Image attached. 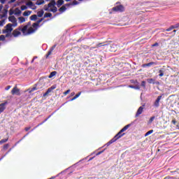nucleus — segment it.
<instances>
[{
    "mask_svg": "<svg viewBox=\"0 0 179 179\" xmlns=\"http://www.w3.org/2000/svg\"><path fill=\"white\" fill-rule=\"evenodd\" d=\"M151 47H159V43L156 42L155 43L152 44Z\"/></svg>",
    "mask_w": 179,
    "mask_h": 179,
    "instance_id": "a18cd8bd",
    "label": "nucleus"
},
{
    "mask_svg": "<svg viewBox=\"0 0 179 179\" xmlns=\"http://www.w3.org/2000/svg\"><path fill=\"white\" fill-rule=\"evenodd\" d=\"M143 113V106H140L136 113V117H139Z\"/></svg>",
    "mask_w": 179,
    "mask_h": 179,
    "instance_id": "4468645a",
    "label": "nucleus"
},
{
    "mask_svg": "<svg viewBox=\"0 0 179 179\" xmlns=\"http://www.w3.org/2000/svg\"><path fill=\"white\" fill-rule=\"evenodd\" d=\"M129 127H131V124H129L124 126L110 141H108L106 143V145L110 146V145H111L112 143H114V142H116V141H118L120 138H122V136L125 135V133H123V132H125V131H127V129H128Z\"/></svg>",
    "mask_w": 179,
    "mask_h": 179,
    "instance_id": "f03ea898",
    "label": "nucleus"
},
{
    "mask_svg": "<svg viewBox=\"0 0 179 179\" xmlns=\"http://www.w3.org/2000/svg\"><path fill=\"white\" fill-rule=\"evenodd\" d=\"M103 152H104V150L100 151L99 152L96 153V156H99L100 155H101V153H103Z\"/></svg>",
    "mask_w": 179,
    "mask_h": 179,
    "instance_id": "3c124183",
    "label": "nucleus"
},
{
    "mask_svg": "<svg viewBox=\"0 0 179 179\" xmlns=\"http://www.w3.org/2000/svg\"><path fill=\"white\" fill-rule=\"evenodd\" d=\"M71 5L75 6V5H79V2L76 0H74L72 3Z\"/></svg>",
    "mask_w": 179,
    "mask_h": 179,
    "instance_id": "e433bc0d",
    "label": "nucleus"
},
{
    "mask_svg": "<svg viewBox=\"0 0 179 179\" xmlns=\"http://www.w3.org/2000/svg\"><path fill=\"white\" fill-rule=\"evenodd\" d=\"M69 93H71V90H66V92H64L63 93V94H64V96H66L67 94H69Z\"/></svg>",
    "mask_w": 179,
    "mask_h": 179,
    "instance_id": "58836bf2",
    "label": "nucleus"
},
{
    "mask_svg": "<svg viewBox=\"0 0 179 179\" xmlns=\"http://www.w3.org/2000/svg\"><path fill=\"white\" fill-rule=\"evenodd\" d=\"M51 115H49L48 118L45 119L43 122H42L41 124H38L36 127H40V125H43L44 122H46L48 120V118H50Z\"/></svg>",
    "mask_w": 179,
    "mask_h": 179,
    "instance_id": "2f4dec72",
    "label": "nucleus"
},
{
    "mask_svg": "<svg viewBox=\"0 0 179 179\" xmlns=\"http://www.w3.org/2000/svg\"><path fill=\"white\" fill-rule=\"evenodd\" d=\"M110 47V51H111V52H115L117 51V46L115 45H112Z\"/></svg>",
    "mask_w": 179,
    "mask_h": 179,
    "instance_id": "6ab92c4d",
    "label": "nucleus"
},
{
    "mask_svg": "<svg viewBox=\"0 0 179 179\" xmlns=\"http://www.w3.org/2000/svg\"><path fill=\"white\" fill-rule=\"evenodd\" d=\"M31 128V127H25L24 131H26L27 132V131L30 130Z\"/></svg>",
    "mask_w": 179,
    "mask_h": 179,
    "instance_id": "8fccbe9b",
    "label": "nucleus"
},
{
    "mask_svg": "<svg viewBox=\"0 0 179 179\" xmlns=\"http://www.w3.org/2000/svg\"><path fill=\"white\" fill-rule=\"evenodd\" d=\"M147 82L148 83H150V84H153V85H155V79H153V78H148V79H147Z\"/></svg>",
    "mask_w": 179,
    "mask_h": 179,
    "instance_id": "c756f323",
    "label": "nucleus"
},
{
    "mask_svg": "<svg viewBox=\"0 0 179 179\" xmlns=\"http://www.w3.org/2000/svg\"><path fill=\"white\" fill-rule=\"evenodd\" d=\"M38 85V84H35L32 88H29L27 90V92H29V93L31 94V93H33V92H35V90H38V87H37Z\"/></svg>",
    "mask_w": 179,
    "mask_h": 179,
    "instance_id": "9b49d317",
    "label": "nucleus"
},
{
    "mask_svg": "<svg viewBox=\"0 0 179 179\" xmlns=\"http://www.w3.org/2000/svg\"><path fill=\"white\" fill-rule=\"evenodd\" d=\"M13 25L12 24L8 23L5 27L4 29L2 30L3 34H6V37L9 38L12 37V31H13Z\"/></svg>",
    "mask_w": 179,
    "mask_h": 179,
    "instance_id": "7ed1b4c3",
    "label": "nucleus"
},
{
    "mask_svg": "<svg viewBox=\"0 0 179 179\" xmlns=\"http://www.w3.org/2000/svg\"><path fill=\"white\" fill-rule=\"evenodd\" d=\"M80 94H82V92H78L77 94H76V96H74V99H78V97H79Z\"/></svg>",
    "mask_w": 179,
    "mask_h": 179,
    "instance_id": "c03bdc74",
    "label": "nucleus"
},
{
    "mask_svg": "<svg viewBox=\"0 0 179 179\" xmlns=\"http://www.w3.org/2000/svg\"><path fill=\"white\" fill-rule=\"evenodd\" d=\"M152 65H157V62H151L150 63L148 64H142V68H146V66H152Z\"/></svg>",
    "mask_w": 179,
    "mask_h": 179,
    "instance_id": "2eb2a0df",
    "label": "nucleus"
},
{
    "mask_svg": "<svg viewBox=\"0 0 179 179\" xmlns=\"http://www.w3.org/2000/svg\"><path fill=\"white\" fill-rule=\"evenodd\" d=\"M41 22H42V20L39 19L36 23L38 26H40V23H41Z\"/></svg>",
    "mask_w": 179,
    "mask_h": 179,
    "instance_id": "09e8293b",
    "label": "nucleus"
},
{
    "mask_svg": "<svg viewBox=\"0 0 179 179\" xmlns=\"http://www.w3.org/2000/svg\"><path fill=\"white\" fill-rule=\"evenodd\" d=\"M106 45H108V42L100 43L96 45V48H99V47H104Z\"/></svg>",
    "mask_w": 179,
    "mask_h": 179,
    "instance_id": "a211bd4d",
    "label": "nucleus"
},
{
    "mask_svg": "<svg viewBox=\"0 0 179 179\" xmlns=\"http://www.w3.org/2000/svg\"><path fill=\"white\" fill-rule=\"evenodd\" d=\"M52 17V14L51 13H45L44 14V18Z\"/></svg>",
    "mask_w": 179,
    "mask_h": 179,
    "instance_id": "bb28decb",
    "label": "nucleus"
},
{
    "mask_svg": "<svg viewBox=\"0 0 179 179\" xmlns=\"http://www.w3.org/2000/svg\"><path fill=\"white\" fill-rule=\"evenodd\" d=\"M72 6V3H69L66 4V6Z\"/></svg>",
    "mask_w": 179,
    "mask_h": 179,
    "instance_id": "4d7b16f0",
    "label": "nucleus"
},
{
    "mask_svg": "<svg viewBox=\"0 0 179 179\" xmlns=\"http://www.w3.org/2000/svg\"><path fill=\"white\" fill-rule=\"evenodd\" d=\"M9 148V145L8 144H5L3 147L4 150H6L8 148Z\"/></svg>",
    "mask_w": 179,
    "mask_h": 179,
    "instance_id": "a19ab883",
    "label": "nucleus"
},
{
    "mask_svg": "<svg viewBox=\"0 0 179 179\" xmlns=\"http://www.w3.org/2000/svg\"><path fill=\"white\" fill-rule=\"evenodd\" d=\"M31 24V22H29L28 24H27V26H30Z\"/></svg>",
    "mask_w": 179,
    "mask_h": 179,
    "instance_id": "0e129e2a",
    "label": "nucleus"
},
{
    "mask_svg": "<svg viewBox=\"0 0 179 179\" xmlns=\"http://www.w3.org/2000/svg\"><path fill=\"white\" fill-rule=\"evenodd\" d=\"M31 15V11L27 10L23 13V16H30Z\"/></svg>",
    "mask_w": 179,
    "mask_h": 179,
    "instance_id": "5701e85b",
    "label": "nucleus"
},
{
    "mask_svg": "<svg viewBox=\"0 0 179 179\" xmlns=\"http://www.w3.org/2000/svg\"><path fill=\"white\" fill-rule=\"evenodd\" d=\"M32 9H33V10L37 9V6H34V5L32 6Z\"/></svg>",
    "mask_w": 179,
    "mask_h": 179,
    "instance_id": "864d4df0",
    "label": "nucleus"
},
{
    "mask_svg": "<svg viewBox=\"0 0 179 179\" xmlns=\"http://www.w3.org/2000/svg\"><path fill=\"white\" fill-rule=\"evenodd\" d=\"M27 6H31V7L34 6V4L31 1H29V2L27 3Z\"/></svg>",
    "mask_w": 179,
    "mask_h": 179,
    "instance_id": "c9c22d12",
    "label": "nucleus"
},
{
    "mask_svg": "<svg viewBox=\"0 0 179 179\" xmlns=\"http://www.w3.org/2000/svg\"><path fill=\"white\" fill-rule=\"evenodd\" d=\"M9 15H10V16H12V15H13V11L10 10Z\"/></svg>",
    "mask_w": 179,
    "mask_h": 179,
    "instance_id": "052dcab7",
    "label": "nucleus"
},
{
    "mask_svg": "<svg viewBox=\"0 0 179 179\" xmlns=\"http://www.w3.org/2000/svg\"><path fill=\"white\" fill-rule=\"evenodd\" d=\"M55 89H57V85H52V87H49L45 93L43 94V97H45V96H48V94H50V93H51V92H52V90H54Z\"/></svg>",
    "mask_w": 179,
    "mask_h": 179,
    "instance_id": "0eeeda50",
    "label": "nucleus"
},
{
    "mask_svg": "<svg viewBox=\"0 0 179 179\" xmlns=\"http://www.w3.org/2000/svg\"><path fill=\"white\" fill-rule=\"evenodd\" d=\"M6 104H8V101H5L4 103L0 104V114H2V113L5 111V108H6L5 106H6Z\"/></svg>",
    "mask_w": 179,
    "mask_h": 179,
    "instance_id": "1a4fd4ad",
    "label": "nucleus"
},
{
    "mask_svg": "<svg viewBox=\"0 0 179 179\" xmlns=\"http://www.w3.org/2000/svg\"><path fill=\"white\" fill-rule=\"evenodd\" d=\"M18 20L20 23H24L26 22V19L24 17H19Z\"/></svg>",
    "mask_w": 179,
    "mask_h": 179,
    "instance_id": "4be33fe9",
    "label": "nucleus"
},
{
    "mask_svg": "<svg viewBox=\"0 0 179 179\" xmlns=\"http://www.w3.org/2000/svg\"><path fill=\"white\" fill-rule=\"evenodd\" d=\"M64 10H66V7L65 6H62L59 8V12H61L62 13H64Z\"/></svg>",
    "mask_w": 179,
    "mask_h": 179,
    "instance_id": "cd10ccee",
    "label": "nucleus"
},
{
    "mask_svg": "<svg viewBox=\"0 0 179 179\" xmlns=\"http://www.w3.org/2000/svg\"><path fill=\"white\" fill-rule=\"evenodd\" d=\"M8 20L13 23L12 26H13V27H16L17 26V20H16V17L14 15L8 17Z\"/></svg>",
    "mask_w": 179,
    "mask_h": 179,
    "instance_id": "423d86ee",
    "label": "nucleus"
},
{
    "mask_svg": "<svg viewBox=\"0 0 179 179\" xmlns=\"http://www.w3.org/2000/svg\"><path fill=\"white\" fill-rule=\"evenodd\" d=\"M171 123L173 124V125H176V124H177V120H176V119H173Z\"/></svg>",
    "mask_w": 179,
    "mask_h": 179,
    "instance_id": "49530a36",
    "label": "nucleus"
},
{
    "mask_svg": "<svg viewBox=\"0 0 179 179\" xmlns=\"http://www.w3.org/2000/svg\"><path fill=\"white\" fill-rule=\"evenodd\" d=\"M13 2H16V0H10V3H13Z\"/></svg>",
    "mask_w": 179,
    "mask_h": 179,
    "instance_id": "680f3d73",
    "label": "nucleus"
},
{
    "mask_svg": "<svg viewBox=\"0 0 179 179\" xmlns=\"http://www.w3.org/2000/svg\"><path fill=\"white\" fill-rule=\"evenodd\" d=\"M11 94L13 95L16 94L17 96H20V90H19V88H17V87L15 86L11 90Z\"/></svg>",
    "mask_w": 179,
    "mask_h": 179,
    "instance_id": "6e6552de",
    "label": "nucleus"
},
{
    "mask_svg": "<svg viewBox=\"0 0 179 179\" xmlns=\"http://www.w3.org/2000/svg\"><path fill=\"white\" fill-rule=\"evenodd\" d=\"M160 100H162V96H159L154 103L155 107H159L160 106Z\"/></svg>",
    "mask_w": 179,
    "mask_h": 179,
    "instance_id": "f8f14e48",
    "label": "nucleus"
},
{
    "mask_svg": "<svg viewBox=\"0 0 179 179\" xmlns=\"http://www.w3.org/2000/svg\"><path fill=\"white\" fill-rule=\"evenodd\" d=\"M55 47H57V45H53L50 50L48 52L47 55H46V58H48L49 55H51V54H52V52L54 51V50H55Z\"/></svg>",
    "mask_w": 179,
    "mask_h": 179,
    "instance_id": "dca6fc26",
    "label": "nucleus"
},
{
    "mask_svg": "<svg viewBox=\"0 0 179 179\" xmlns=\"http://www.w3.org/2000/svg\"><path fill=\"white\" fill-rule=\"evenodd\" d=\"M29 28V25H25L24 27L21 26V29L20 31H22V33L24 34V36H26V34H27V29Z\"/></svg>",
    "mask_w": 179,
    "mask_h": 179,
    "instance_id": "9d476101",
    "label": "nucleus"
},
{
    "mask_svg": "<svg viewBox=\"0 0 179 179\" xmlns=\"http://www.w3.org/2000/svg\"><path fill=\"white\" fill-rule=\"evenodd\" d=\"M129 87H130L131 89H135V86L134 85H129Z\"/></svg>",
    "mask_w": 179,
    "mask_h": 179,
    "instance_id": "bf43d9fd",
    "label": "nucleus"
},
{
    "mask_svg": "<svg viewBox=\"0 0 179 179\" xmlns=\"http://www.w3.org/2000/svg\"><path fill=\"white\" fill-rule=\"evenodd\" d=\"M112 10L113 12H124V10H125V8H124V6L119 5V6H116L113 7L112 8Z\"/></svg>",
    "mask_w": 179,
    "mask_h": 179,
    "instance_id": "39448f33",
    "label": "nucleus"
},
{
    "mask_svg": "<svg viewBox=\"0 0 179 179\" xmlns=\"http://www.w3.org/2000/svg\"><path fill=\"white\" fill-rule=\"evenodd\" d=\"M150 134H153V130L148 131L145 134V136H148V135H150Z\"/></svg>",
    "mask_w": 179,
    "mask_h": 179,
    "instance_id": "f704fd0d",
    "label": "nucleus"
},
{
    "mask_svg": "<svg viewBox=\"0 0 179 179\" xmlns=\"http://www.w3.org/2000/svg\"><path fill=\"white\" fill-rule=\"evenodd\" d=\"M1 3L3 4L6 2V0H0Z\"/></svg>",
    "mask_w": 179,
    "mask_h": 179,
    "instance_id": "603ef678",
    "label": "nucleus"
},
{
    "mask_svg": "<svg viewBox=\"0 0 179 179\" xmlns=\"http://www.w3.org/2000/svg\"><path fill=\"white\" fill-rule=\"evenodd\" d=\"M134 89H135L136 90H139V89H141V87H140L139 85H135V86H134Z\"/></svg>",
    "mask_w": 179,
    "mask_h": 179,
    "instance_id": "de8ad7c7",
    "label": "nucleus"
},
{
    "mask_svg": "<svg viewBox=\"0 0 179 179\" xmlns=\"http://www.w3.org/2000/svg\"><path fill=\"white\" fill-rule=\"evenodd\" d=\"M155 118H156V117L155 116L151 117L148 121V124H152V122H153V121L155 120Z\"/></svg>",
    "mask_w": 179,
    "mask_h": 179,
    "instance_id": "473e14b6",
    "label": "nucleus"
},
{
    "mask_svg": "<svg viewBox=\"0 0 179 179\" xmlns=\"http://www.w3.org/2000/svg\"><path fill=\"white\" fill-rule=\"evenodd\" d=\"M45 1H44V0H38L36 2V5L40 6V5H43V3H45Z\"/></svg>",
    "mask_w": 179,
    "mask_h": 179,
    "instance_id": "a878e982",
    "label": "nucleus"
},
{
    "mask_svg": "<svg viewBox=\"0 0 179 179\" xmlns=\"http://www.w3.org/2000/svg\"><path fill=\"white\" fill-rule=\"evenodd\" d=\"M166 66H164L163 68H162L159 71V78H162L163 76H164V72L166 71Z\"/></svg>",
    "mask_w": 179,
    "mask_h": 179,
    "instance_id": "ddd939ff",
    "label": "nucleus"
},
{
    "mask_svg": "<svg viewBox=\"0 0 179 179\" xmlns=\"http://www.w3.org/2000/svg\"><path fill=\"white\" fill-rule=\"evenodd\" d=\"M22 13V10L19 9V8H16L15 9V15H20Z\"/></svg>",
    "mask_w": 179,
    "mask_h": 179,
    "instance_id": "b1692460",
    "label": "nucleus"
},
{
    "mask_svg": "<svg viewBox=\"0 0 179 179\" xmlns=\"http://www.w3.org/2000/svg\"><path fill=\"white\" fill-rule=\"evenodd\" d=\"M9 89H10V85H8V86L6 87V90H9Z\"/></svg>",
    "mask_w": 179,
    "mask_h": 179,
    "instance_id": "5fc2aeb1",
    "label": "nucleus"
},
{
    "mask_svg": "<svg viewBox=\"0 0 179 179\" xmlns=\"http://www.w3.org/2000/svg\"><path fill=\"white\" fill-rule=\"evenodd\" d=\"M10 150H12V148H10V149L8 150V152H6V155H8V153H9V152H10Z\"/></svg>",
    "mask_w": 179,
    "mask_h": 179,
    "instance_id": "338daca9",
    "label": "nucleus"
},
{
    "mask_svg": "<svg viewBox=\"0 0 179 179\" xmlns=\"http://www.w3.org/2000/svg\"><path fill=\"white\" fill-rule=\"evenodd\" d=\"M57 75V71H52L50 74L49 75L48 78L51 79V78H54Z\"/></svg>",
    "mask_w": 179,
    "mask_h": 179,
    "instance_id": "393cba45",
    "label": "nucleus"
},
{
    "mask_svg": "<svg viewBox=\"0 0 179 179\" xmlns=\"http://www.w3.org/2000/svg\"><path fill=\"white\" fill-rule=\"evenodd\" d=\"M71 96H75V92H71Z\"/></svg>",
    "mask_w": 179,
    "mask_h": 179,
    "instance_id": "69168bd1",
    "label": "nucleus"
},
{
    "mask_svg": "<svg viewBox=\"0 0 179 179\" xmlns=\"http://www.w3.org/2000/svg\"><path fill=\"white\" fill-rule=\"evenodd\" d=\"M40 25H38V24H36V22H34L33 24H32V27H34V29H38Z\"/></svg>",
    "mask_w": 179,
    "mask_h": 179,
    "instance_id": "72a5a7b5",
    "label": "nucleus"
},
{
    "mask_svg": "<svg viewBox=\"0 0 179 179\" xmlns=\"http://www.w3.org/2000/svg\"><path fill=\"white\" fill-rule=\"evenodd\" d=\"M20 30H22V27H19L18 28L15 29L14 31H13L11 36H13V37H19L22 34V32H20Z\"/></svg>",
    "mask_w": 179,
    "mask_h": 179,
    "instance_id": "20e7f679",
    "label": "nucleus"
},
{
    "mask_svg": "<svg viewBox=\"0 0 179 179\" xmlns=\"http://www.w3.org/2000/svg\"><path fill=\"white\" fill-rule=\"evenodd\" d=\"M6 38H8V37H6V35H1L0 36V41H5Z\"/></svg>",
    "mask_w": 179,
    "mask_h": 179,
    "instance_id": "7c9ffc66",
    "label": "nucleus"
},
{
    "mask_svg": "<svg viewBox=\"0 0 179 179\" xmlns=\"http://www.w3.org/2000/svg\"><path fill=\"white\" fill-rule=\"evenodd\" d=\"M57 5V6H55ZM64 5V0H58L55 2V0H51L48 4H45L43 6L44 10L46 12H52V13H57L58 12V8H60Z\"/></svg>",
    "mask_w": 179,
    "mask_h": 179,
    "instance_id": "f257e3e1",
    "label": "nucleus"
},
{
    "mask_svg": "<svg viewBox=\"0 0 179 179\" xmlns=\"http://www.w3.org/2000/svg\"><path fill=\"white\" fill-rule=\"evenodd\" d=\"M3 8V6L2 4H0V12L2 10V8Z\"/></svg>",
    "mask_w": 179,
    "mask_h": 179,
    "instance_id": "13d9d810",
    "label": "nucleus"
},
{
    "mask_svg": "<svg viewBox=\"0 0 179 179\" xmlns=\"http://www.w3.org/2000/svg\"><path fill=\"white\" fill-rule=\"evenodd\" d=\"M174 29L173 25H171L169 28L166 29V31H171V30Z\"/></svg>",
    "mask_w": 179,
    "mask_h": 179,
    "instance_id": "79ce46f5",
    "label": "nucleus"
},
{
    "mask_svg": "<svg viewBox=\"0 0 179 179\" xmlns=\"http://www.w3.org/2000/svg\"><path fill=\"white\" fill-rule=\"evenodd\" d=\"M73 100H76V98H75V96H73V97L71 99V101H73Z\"/></svg>",
    "mask_w": 179,
    "mask_h": 179,
    "instance_id": "e2e57ef3",
    "label": "nucleus"
},
{
    "mask_svg": "<svg viewBox=\"0 0 179 179\" xmlns=\"http://www.w3.org/2000/svg\"><path fill=\"white\" fill-rule=\"evenodd\" d=\"M36 30H37V28L34 29L33 27H31L28 29L27 34H33V33H34Z\"/></svg>",
    "mask_w": 179,
    "mask_h": 179,
    "instance_id": "f3484780",
    "label": "nucleus"
},
{
    "mask_svg": "<svg viewBox=\"0 0 179 179\" xmlns=\"http://www.w3.org/2000/svg\"><path fill=\"white\" fill-rule=\"evenodd\" d=\"M141 86L144 87V89L146 87V82L145 81H142L141 82Z\"/></svg>",
    "mask_w": 179,
    "mask_h": 179,
    "instance_id": "ea45409f",
    "label": "nucleus"
},
{
    "mask_svg": "<svg viewBox=\"0 0 179 179\" xmlns=\"http://www.w3.org/2000/svg\"><path fill=\"white\" fill-rule=\"evenodd\" d=\"M30 20H32L34 22H36V20H37V15H32L30 17H29Z\"/></svg>",
    "mask_w": 179,
    "mask_h": 179,
    "instance_id": "412c9836",
    "label": "nucleus"
},
{
    "mask_svg": "<svg viewBox=\"0 0 179 179\" xmlns=\"http://www.w3.org/2000/svg\"><path fill=\"white\" fill-rule=\"evenodd\" d=\"M27 9V6L25 5L21 6V10H26Z\"/></svg>",
    "mask_w": 179,
    "mask_h": 179,
    "instance_id": "4c0bfd02",
    "label": "nucleus"
},
{
    "mask_svg": "<svg viewBox=\"0 0 179 179\" xmlns=\"http://www.w3.org/2000/svg\"><path fill=\"white\" fill-rule=\"evenodd\" d=\"M173 27V29H178L179 27V23L176 24L175 25H172Z\"/></svg>",
    "mask_w": 179,
    "mask_h": 179,
    "instance_id": "37998d69",
    "label": "nucleus"
},
{
    "mask_svg": "<svg viewBox=\"0 0 179 179\" xmlns=\"http://www.w3.org/2000/svg\"><path fill=\"white\" fill-rule=\"evenodd\" d=\"M0 26H3V20L0 21Z\"/></svg>",
    "mask_w": 179,
    "mask_h": 179,
    "instance_id": "6e6d98bb",
    "label": "nucleus"
},
{
    "mask_svg": "<svg viewBox=\"0 0 179 179\" xmlns=\"http://www.w3.org/2000/svg\"><path fill=\"white\" fill-rule=\"evenodd\" d=\"M8 141H9V138H3V139L1 140L0 145H2L3 143H6V142H8Z\"/></svg>",
    "mask_w": 179,
    "mask_h": 179,
    "instance_id": "c85d7f7f",
    "label": "nucleus"
},
{
    "mask_svg": "<svg viewBox=\"0 0 179 179\" xmlns=\"http://www.w3.org/2000/svg\"><path fill=\"white\" fill-rule=\"evenodd\" d=\"M37 15L38 17H43V15H44V10H41L40 11H38Z\"/></svg>",
    "mask_w": 179,
    "mask_h": 179,
    "instance_id": "aec40b11",
    "label": "nucleus"
},
{
    "mask_svg": "<svg viewBox=\"0 0 179 179\" xmlns=\"http://www.w3.org/2000/svg\"><path fill=\"white\" fill-rule=\"evenodd\" d=\"M44 19H45V18H44V17H43V18H41L40 20H42V22H43V20H44Z\"/></svg>",
    "mask_w": 179,
    "mask_h": 179,
    "instance_id": "774afa93",
    "label": "nucleus"
}]
</instances>
